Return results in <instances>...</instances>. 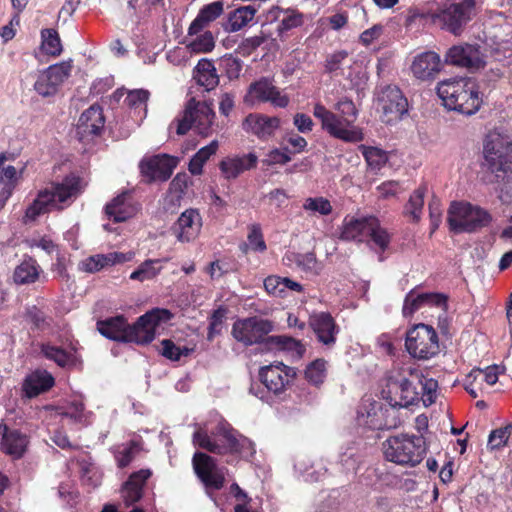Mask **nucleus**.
Wrapping results in <instances>:
<instances>
[{
    "instance_id": "obj_56",
    "label": "nucleus",
    "mask_w": 512,
    "mask_h": 512,
    "mask_svg": "<svg viewBox=\"0 0 512 512\" xmlns=\"http://www.w3.org/2000/svg\"><path fill=\"white\" fill-rule=\"evenodd\" d=\"M348 56L349 52L346 50H336L328 54L324 64L325 70L332 73L341 69Z\"/></svg>"
},
{
    "instance_id": "obj_51",
    "label": "nucleus",
    "mask_w": 512,
    "mask_h": 512,
    "mask_svg": "<svg viewBox=\"0 0 512 512\" xmlns=\"http://www.w3.org/2000/svg\"><path fill=\"white\" fill-rule=\"evenodd\" d=\"M161 347V354L172 361H178L182 356H187L192 352L190 348L176 346L174 342L169 339H164L161 342Z\"/></svg>"
},
{
    "instance_id": "obj_4",
    "label": "nucleus",
    "mask_w": 512,
    "mask_h": 512,
    "mask_svg": "<svg viewBox=\"0 0 512 512\" xmlns=\"http://www.w3.org/2000/svg\"><path fill=\"white\" fill-rule=\"evenodd\" d=\"M437 94L443 105L465 115L475 114L482 105L476 83L469 78H453L441 81Z\"/></svg>"
},
{
    "instance_id": "obj_28",
    "label": "nucleus",
    "mask_w": 512,
    "mask_h": 512,
    "mask_svg": "<svg viewBox=\"0 0 512 512\" xmlns=\"http://www.w3.org/2000/svg\"><path fill=\"white\" fill-rule=\"evenodd\" d=\"M279 126L280 119L278 117H268L261 114H249L243 122V129L260 139L271 137Z\"/></svg>"
},
{
    "instance_id": "obj_10",
    "label": "nucleus",
    "mask_w": 512,
    "mask_h": 512,
    "mask_svg": "<svg viewBox=\"0 0 512 512\" xmlns=\"http://www.w3.org/2000/svg\"><path fill=\"white\" fill-rule=\"evenodd\" d=\"M171 318L172 313L167 309L154 308L146 312L133 325L128 324L126 342L138 345L149 344L155 339L157 328Z\"/></svg>"
},
{
    "instance_id": "obj_2",
    "label": "nucleus",
    "mask_w": 512,
    "mask_h": 512,
    "mask_svg": "<svg viewBox=\"0 0 512 512\" xmlns=\"http://www.w3.org/2000/svg\"><path fill=\"white\" fill-rule=\"evenodd\" d=\"M333 109L335 112L321 103L314 105L313 115L320 121L321 128L330 136L344 142L362 141L364 139L362 129L354 124L358 117L354 102L347 97H342L333 105Z\"/></svg>"
},
{
    "instance_id": "obj_60",
    "label": "nucleus",
    "mask_w": 512,
    "mask_h": 512,
    "mask_svg": "<svg viewBox=\"0 0 512 512\" xmlns=\"http://www.w3.org/2000/svg\"><path fill=\"white\" fill-rule=\"evenodd\" d=\"M422 401L427 407L435 403L437 398L438 382L432 378H425L422 382Z\"/></svg>"
},
{
    "instance_id": "obj_3",
    "label": "nucleus",
    "mask_w": 512,
    "mask_h": 512,
    "mask_svg": "<svg viewBox=\"0 0 512 512\" xmlns=\"http://www.w3.org/2000/svg\"><path fill=\"white\" fill-rule=\"evenodd\" d=\"M82 179L74 173L67 175L60 182H52L50 186L39 191L36 199L27 207L26 222H35L52 210H60L69 206L83 191Z\"/></svg>"
},
{
    "instance_id": "obj_54",
    "label": "nucleus",
    "mask_w": 512,
    "mask_h": 512,
    "mask_svg": "<svg viewBox=\"0 0 512 512\" xmlns=\"http://www.w3.org/2000/svg\"><path fill=\"white\" fill-rule=\"evenodd\" d=\"M303 22V14L296 10H288L284 13L283 18L278 25V31L283 33L293 28H297L301 26Z\"/></svg>"
},
{
    "instance_id": "obj_52",
    "label": "nucleus",
    "mask_w": 512,
    "mask_h": 512,
    "mask_svg": "<svg viewBox=\"0 0 512 512\" xmlns=\"http://www.w3.org/2000/svg\"><path fill=\"white\" fill-rule=\"evenodd\" d=\"M499 367L496 365L489 366L485 369H473L468 374V381L473 379L474 381H485L488 385H494L498 380Z\"/></svg>"
},
{
    "instance_id": "obj_31",
    "label": "nucleus",
    "mask_w": 512,
    "mask_h": 512,
    "mask_svg": "<svg viewBox=\"0 0 512 512\" xmlns=\"http://www.w3.org/2000/svg\"><path fill=\"white\" fill-rule=\"evenodd\" d=\"M224 13L223 1H215L204 5L188 28V35L193 36L204 30Z\"/></svg>"
},
{
    "instance_id": "obj_14",
    "label": "nucleus",
    "mask_w": 512,
    "mask_h": 512,
    "mask_svg": "<svg viewBox=\"0 0 512 512\" xmlns=\"http://www.w3.org/2000/svg\"><path fill=\"white\" fill-rule=\"evenodd\" d=\"M273 328L272 321L253 316L236 320L231 333L236 341L245 346H251L262 342Z\"/></svg>"
},
{
    "instance_id": "obj_62",
    "label": "nucleus",
    "mask_w": 512,
    "mask_h": 512,
    "mask_svg": "<svg viewBox=\"0 0 512 512\" xmlns=\"http://www.w3.org/2000/svg\"><path fill=\"white\" fill-rule=\"evenodd\" d=\"M22 175V170H17L12 165L6 167H0V185H17Z\"/></svg>"
},
{
    "instance_id": "obj_17",
    "label": "nucleus",
    "mask_w": 512,
    "mask_h": 512,
    "mask_svg": "<svg viewBox=\"0 0 512 512\" xmlns=\"http://www.w3.org/2000/svg\"><path fill=\"white\" fill-rule=\"evenodd\" d=\"M245 102L249 104L269 102L274 107L285 108L289 104V97L283 94L271 79L262 77L250 84Z\"/></svg>"
},
{
    "instance_id": "obj_11",
    "label": "nucleus",
    "mask_w": 512,
    "mask_h": 512,
    "mask_svg": "<svg viewBox=\"0 0 512 512\" xmlns=\"http://www.w3.org/2000/svg\"><path fill=\"white\" fill-rule=\"evenodd\" d=\"M405 346L413 358L431 359L439 353L437 332L430 325L417 324L407 332Z\"/></svg>"
},
{
    "instance_id": "obj_32",
    "label": "nucleus",
    "mask_w": 512,
    "mask_h": 512,
    "mask_svg": "<svg viewBox=\"0 0 512 512\" xmlns=\"http://www.w3.org/2000/svg\"><path fill=\"white\" fill-rule=\"evenodd\" d=\"M2 433V450L13 458H20L24 454L28 439L26 435L17 430H9L5 424L0 425Z\"/></svg>"
},
{
    "instance_id": "obj_55",
    "label": "nucleus",
    "mask_w": 512,
    "mask_h": 512,
    "mask_svg": "<svg viewBox=\"0 0 512 512\" xmlns=\"http://www.w3.org/2000/svg\"><path fill=\"white\" fill-rule=\"evenodd\" d=\"M291 160V156L288 150L274 148L266 153L262 159V163L265 166L284 165Z\"/></svg>"
},
{
    "instance_id": "obj_61",
    "label": "nucleus",
    "mask_w": 512,
    "mask_h": 512,
    "mask_svg": "<svg viewBox=\"0 0 512 512\" xmlns=\"http://www.w3.org/2000/svg\"><path fill=\"white\" fill-rule=\"evenodd\" d=\"M509 435V426L493 430L488 438V447L494 450L505 446L508 441Z\"/></svg>"
},
{
    "instance_id": "obj_23",
    "label": "nucleus",
    "mask_w": 512,
    "mask_h": 512,
    "mask_svg": "<svg viewBox=\"0 0 512 512\" xmlns=\"http://www.w3.org/2000/svg\"><path fill=\"white\" fill-rule=\"evenodd\" d=\"M364 234H369L370 241L384 250L390 240V236L383 226H341L340 238L343 240L362 241Z\"/></svg>"
},
{
    "instance_id": "obj_47",
    "label": "nucleus",
    "mask_w": 512,
    "mask_h": 512,
    "mask_svg": "<svg viewBox=\"0 0 512 512\" xmlns=\"http://www.w3.org/2000/svg\"><path fill=\"white\" fill-rule=\"evenodd\" d=\"M160 259L146 260L137 270L131 273L130 279L144 281L154 278L162 269Z\"/></svg>"
},
{
    "instance_id": "obj_9",
    "label": "nucleus",
    "mask_w": 512,
    "mask_h": 512,
    "mask_svg": "<svg viewBox=\"0 0 512 512\" xmlns=\"http://www.w3.org/2000/svg\"><path fill=\"white\" fill-rule=\"evenodd\" d=\"M483 155L492 172H512V141L508 136L496 131L488 133L484 141Z\"/></svg>"
},
{
    "instance_id": "obj_42",
    "label": "nucleus",
    "mask_w": 512,
    "mask_h": 512,
    "mask_svg": "<svg viewBox=\"0 0 512 512\" xmlns=\"http://www.w3.org/2000/svg\"><path fill=\"white\" fill-rule=\"evenodd\" d=\"M187 47L190 53H209L215 47V39L211 31H201L193 36L187 34Z\"/></svg>"
},
{
    "instance_id": "obj_53",
    "label": "nucleus",
    "mask_w": 512,
    "mask_h": 512,
    "mask_svg": "<svg viewBox=\"0 0 512 512\" xmlns=\"http://www.w3.org/2000/svg\"><path fill=\"white\" fill-rule=\"evenodd\" d=\"M240 248L247 253L248 250L263 252L266 250V244L261 231L254 226L249 233L247 242L241 244Z\"/></svg>"
},
{
    "instance_id": "obj_38",
    "label": "nucleus",
    "mask_w": 512,
    "mask_h": 512,
    "mask_svg": "<svg viewBox=\"0 0 512 512\" xmlns=\"http://www.w3.org/2000/svg\"><path fill=\"white\" fill-rule=\"evenodd\" d=\"M41 267L32 257H25L22 262L16 266L13 279L18 285L31 284L39 279Z\"/></svg>"
},
{
    "instance_id": "obj_26",
    "label": "nucleus",
    "mask_w": 512,
    "mask_h": 512,
    "mask_svg": "<svg viewBox=\"0 0 512 512\" xmlns=\"http://www.w3.org/2000/svg\"><path fill=\"white\" fill-rule=\"evenodd\" d=\"M309 325L317 335L319 342L327 346L335 343L338 328L330 314L325 312L312 314L309 318Z\"/></svg>"
},
{
    "instance_id": "obj_64",
    "label": "nucleus",
    "mask_w": 512,
    "mask_h": 512,
    "mask_svg": "<svg viewBox=\"0 0 512 512\" xmlns=\"http://www.w3.org/2000/svg\"><path fill=\"white\" fill-rule=\"evenodd\" d=\"M222 65L230 79L237 78L242 70V61L233 56H225L222 60Z\"/></svg>"
},
{
    "instance_id": "obj_41",
    "label": "nucleus",
    "mask_w": 512,
    "mask_h": 512,
    "mask_svg": "<svg viewBox=\"0 0 512 512\" xmlns=\"http://www.w3.org/2000/svg\"><path fill=\"white\" fill-rule=\"evenodd\" d=\"M267 342L271 346H275L280 350L286 351L290 354L293 359L299 360L305 353V346L294 338L288 336H270Z\"/></svg>"
},
{
    "instance_id": "obj_35",
    "label": "nucleus",
    "mask_w": 512,
    "mask_h": 512,
    "mask_svg": "<svg viewBox=\"0 0 512 512\" xmlns=\"http://www.w3.org/2000/svg\"><path fill=\"white\" fill-rule=\"evenodd\" d=\"M97 329L108 339L126 342L128 323L123 316H115L103 321H98Z\"/></svg>"
},
{
    "instance_id": "obj_30",
    "label": "nucleus",
    "mask_w": 512,
    "mask_h": 512,
    "mask_svg": "<svg viewBox=\"0 0 512 512\" xmlns=\"http://www.w3.org/2000/svg\"><path fill=\"white\" fill-rule=\"evenodd\" d=\"M105 118L100 106L92 105L80 116L77 124V133L82 137L98 135L103 129Z\"/></svg>"
},
{
    "instance_id": "obj_36",
    "label": "nucleus",
    "mask_w": 512,
    "mask_h": 512,
    "mask_svg": "<svg viewBox=\"0 0 512 512\" xmlns=\"http://www.w3.org/2000/svg\"><path fill=\"white\" fill-rule=\"evenodd\" d=\"M257 10L254 5H246L231 11L223 25L224 30L227 32L240 31L254 20Z\"/></svg>"
},
{
    "instance_id": "obj_58",
    "label": "nucleus",
    "mask_w": 512,
    "mask_h": 512,
    "mask_svg": "<svg viewBox=\"0 0 512 512\" xmlns=\"http://www.w3.org/2000/svg\"><path fill=\"white\" fill-rule=\"evenodd\" d=\"M149 97V92L147 90L138 89L129 91L125 102L129 107L140 109L146 112V102Z\"/></svg>"
},
{
    "instance_id": "obj_34",
    "label": "nucleus",
    "mask_w": 512,
    "mask_h": 512,
    "mask_svg": "<svg viewBox=\"0 0 512 512\" xmlns=\"http://www.w3.org/2000/svg\"><path fill=\"white\" fill-rule=\"evenodd\" d=\"M295 473L299 478L308 483L321 481L327 468L320 462H313L308 457H300L294 464Z\"/></svg>"
},
{
    "instance_id": "obj_45",
    "label": "nucleus",
    "mask_w": 512,
    "mask_h": 512,
    "mask_svg": "<svg viewBox=\"0 0 512 512\" xmlns=\"http://www.w3.org/2000/svg\"><path fill=\"white\" fill-rule=\"evenodd\" d=\"M41 49L44 53L51 56H59L62 52V44L59 35L54 29H44L41 31Z\"/></svg>"
},
{
    "instance_id": "obj_24",
    "label": "nucleus",
    "mask_w": 512,
    "mask_h": 512,
    "mask_svg": "<svg viewBox=\"0 0 512 512\" xmlns=\"http://www.w3.org/2000/svg\"><path fill=\"white\" fill-rule=\"evenodd\" d=\"M257 162L258 156L255 153L233 155L224 158L219 163V169L225 179L231 180L237 178L241 173L255 168Z\"/></svg>"
},
{
    "instance_id": "obj_16",
    "label": "nucleus",
    "mask_w": 512,
    "mask_h": 512,
    "mask_svg": "<svg viewBox=\"0 0 512 512\" xmlns=\"http://www.w3.org/2000/svg\"><path fill=\"white\" fill-rule=\"evenodd\" d=\"M491 221L487 210L465 200L451 201L447 210V224H484Z\"/></svg>"
},
{
    "instance_id": "obj_63",
    "label": "nucleus",
    "mask_w": 512,
    "mask_h": 512,
    "mask_svg": "<svg viewBox=\"0 0 512 512\" xmlns=\"http://www.w3.org/2000/svg\"><path fill=\"white\" fill-rule=\"evenodd\" d=\"M231 493H233L239 501V503H237L234 507L235 512H257L251 506L250 502L245 501L247 496L237 484H233L231 486Z\"/></svg>"
},
{
    "instance_id": "obj_12",
    "label": "nucleus",
    "mask_w": 512,
    "mask_h": 512,
    "mask_svg": "<svg viewBox=\"0 0 512 512\" xmlns=\"http://www.w3.org/2000/svg\"><path fill=\"white\" fill-rule=\"evenodd\" d=\"M381 397L388 404V408H405L418 401L416 387L404 376L397 373L389 375L386 384L381 390Z\"/></svg>"
},
{
    "instance_id": "obj_39",
    "label": "nucleus",
    "mask_w": 512,
    "mask_h": 512,
    "mask_svg": "<svg viewBox=\"0 0 512 512\" xmlns=\"http://www.w3.org/2000/svg\"><path fill=\"white\" fill-rule=\"evenodd\" d=\"M194 79L206 91L214 89L219 83V77L214 64L208 59H201L194 70Z\"/></svg>"
},
{
    "instance_id": "obj_6",
    "label": "nucleus",
    "mask_w": 512,
    "mask_h": 512,
    "mask_svg": "<svg viewBox=\"0 0 512 512\" xmlns=\"http://www.w3.org/2000/svg\"><path fill=\"white\" fill-rule=\"evenodd\" d=\"M438 8L428 14L433 24L454 35L460 34L462 27L470 21L474 9V0H463L459 3L439 0Z\"/></svg>"
},
{
    "instance_id": "obj_37",
    "label": "nucleus",
    "mask_w": 512,
    "mask_h": 512,
    "mask_svg": "<svg viewBox=\"0 0 512 512\" xmlns=\"http://www.w3.org/2000/svg\"><path fill=\"white\" fill-rule=\"evenodd\" d=\"M59 414L69 418L73 423L87 426L92 423L93 413L87 411L81 399H74L59 408Z\"/></svg>"
},
{
    "instance_id": "obj_18",
    "label": "nucleus",
    "mask_w": 512,
    "mask_h": 512,
    "mask_svg": "<svg viewBox=\"0 0 512 512\" xmlns=\"http://www.w3.org/2000/svg\"><path fill=\"white\" fill-rule=\"evenodd\" d=\"M192 462L197 477L204 484L208 493L210 490H218L223 486L225 479L223 469L217 466L211 456L196 452Z\"/></svg>"
},
{
    "instance_id": "obj_5",
    "label": "nucleus",
    "mask_w": 512,
    "mask_h": 512,
    "mask_svg": "<svg viewBox=\"0 0 512 512\" xmlns=\"http://www.w3.org/2000/svg\"><path fill=\"white\" fill-rule=\"evenodd\" d=\"M382 446L386 460L403 466L418 465L426 454L425 441L420 436H392Z\"/></svg>"
},
{
    "instance_id": "obj_59",
    "label": "nucleus",
    "mask_w": 512,
    "mask_h": 512,
    "mask_svg": "<svg viewBox=\"0 0 512 512\" xmlns=\"http://www.w3.org/2000/svg\"><path fill=\"white\" fill-rule=\"evenodd\" d=\"M265 290L276 297L286 296L285 278L279 276H269L264 280Z\"/></svg>"
},
{
    "instance_id": "obj_7",
    "label": "nucleus",
    "mask_w": 512,
    "mask_h": 512,
    "mask_svg": "<svg viewBox=\"0 0 512 512\" xmlns=\"http://www.w3.org/2000/svg\"><path fill=\"white\" fill-rule=\"evenodd\" d=\"M356 423L371 430L391 429L400 423L396 411L385 407L379 400L364 397L357 408Z\"/></svg>"
},
{
    "instance_id": "obj_46",
    "label": "nucleus",
    "mask_w": 512,
    "mask_h": 512,
    "mask_svg": "<svg viewBox=\"0 0 512 512\" xmlns=\"http://www.w3.org/2000/svg\"><path fill=\"white\" fill-rule=\"evenodd\" d=\"M341 492L338 489L321 492L316 500V508L314 512H334V509L340 503Z\"/></svg>"
},
{
    "instance_id": "obj_25",
    "label": "nucleus",
    "mask_w": 512,
    "mask_h": 512,
    "mask_svg": "<svg viewBox=\"0 0 512 512\" xmlns=\"http://www.w3.org/2000/svg\"><path fill=\"white\" fill-rule=\"evenodd\" d=\"M410 69L417 79L430 80L440 72L441 59L435 52H423L414 57Z\"/></svg>"
},
{
    "instance_id": "obj_43",
    "label": "nucleus",
    "mask_w": 512,
    "mask_h": 512,
    "mask_svg": "<svg viewBox=\"0 0 512 512\" xmlns=\"http://www.w3.org/2000/svg\"><path fill=\"white\" fill-rule=\"evenodd\" d=\"M218 142L213 140L210 144L202 147L190 160L188 169L193 175H200L203 172V166L208 159L216 153Z\"/></svg>"
},
{
    "instance_id": "obj_49",
    "label": "nucleus",
    "mask_w": 512,
    "mask_h": 512,
    "mask_svg": "<svg viewBox=\"0 0 512 512\" xmlns=\"http://www.w3.org/2000/svg\"><path fill=\"white\" fill-rule=\"evenodd\" d=\"M306 379L314 384H321L326 377V362L323 359H317L310 363L305 370Z\"/></svg>"
},
{
    "instance_id": "obj_1",
    "label": "nucleus",
    "mask_w": 512,
    "mask_h": 512,
    "mask_svg": "<svg viewBox=\"0 0 512 512\" xmlns=\"http://www.w3.org/2000/svg\"><path fill=\"white\" fill-rule=\"evenodd\" d=\"M193 444L218 455L248 459L255 453L254 443L221 419L214 428H199L193 434Z\"/></svg>"
},
{
    "instance_id": "obj_44",
    "label": "nucleus",
    "mask_w": 512,
    "mask_h": 512,
    "mask_svg": "<svg viewBox=\"0 0 512 512\" xmlns=\"http://www.w3.org/2000/svg\"><path fill=\"white\" fill-rule=\"evenodd\" d=\"M426 192L427 187L421 186L410 196L408 204L405 207V214L410 216L411 221H420Z\"/></svg>"
},
{
    "instance_id": "obj_13",
    "label": "nucleus",
    "mask_w": 512,
    "mask_h": 512,
    "mask_svg": "<svg viewBox=\"0 0 512 512\" xmlns=\"http://www.w3.org/2000/svg\"><path fill=\"white\" fill-rule=\"evenodd\" d=\"M377 108L381 121L393 124L400 121L408 112V101L402 91L394 85L384 87L377 98Z\"/></svg>"
},
{
    "instance_id": "obj_57",
    "label": "nucleus",
    "mask_w": 512,
    "mask_h": 512,
    "mask_svg": "<svg viewBox=\"0 0 512 512\" xmlns=\"http://www.w3.org/2000/svg\"><path fill=\"white\" fill-rule=\"evenodd\" d=\"M423 293H416L414 290L410 291L404 300L403 314L404 316H410L415 311L424 307Z\"/></svg>"
},
{
    "instance_id": "obj_19",
    "label": "nucleus",
    "mask_w": 512,
    "mask_h": 512,
    "mask_svg": "<svg viewBox=\"0 0 512 512\" xmlns=\"http://www.w3.org/2000/svg\"><path fill=\"white\" fill-rule=\"evenodd\" d=\"M296 372L293 368L284 365L282 362H276L264 366L259 371L261 382L268 391L278 395L282 393L290 380L293 379Z\"/></svg>"
},
{
    "instance_id": "obj_50",
    "label": "nucleus",
    "mask_w": 512,
    "mask_h": 512,
    "mask_svg": "<svg viewBox=\"0 0 512 512\" xmlns=\"http://www.w3.org/2000/svg\"><path fill=\"white\" fill-rule=\"evenodd\" d=\"M303 208L307 212L328 215L332 212V206L324 197H309L303 203Z\"/></svg>"
},
{
    "instance_id": "obj_8",
    "label": "nucleus",
    "mask_w": 512,
    "mask_h": 512,
    "mask_svg": "<svg viewBox=\"0 0 512 512\" xmlns=\"http://www.w3.org/2000/svg\"><path fill=\"white\" fill-rule=\"evenodd\" d=\"M214 116L211 105L191 99L183 114L171 123L170 128L175 127L178 135H184L194 128L198 134L208 136L211 133Z\"/></svg>"
},
{
    "instance_id": "obj_22",
    "label": "nucleus",
    "mask_w": 512,
    "mask_h": 512,
    "mask_svg": "<svg viewBox=\"0 0 512 512\" xmlns=\"http://www.w3.org/2000/svg\"><path fill=\"white\" fill-rule=\"evenodd\" d=\"M139 211L138 203L128 191L117 195L105 206V213L109 221L125 222Z\"/></svg>"
},
{
    "instance_id": "obj_21",
    "label": "nucleus",
    "mask_w": 512,
    "mask_h": 512,
    "mask_svg": "<svg viewBox=\"0 0 512 512\" xmlns=\"http://www.w3.org/2000/svg\"><path fill=\"white\" fill-rule=\"evenodd\" d=\"M177 158L163 154L144 159L140 163L141 173L149 180L166 181L176 168Z\"/></svg>"
},
{
    "instance_id": "obj_40",
    "label": "nucleus",
    "mask_w": 512,
    "mask_h": 512,
    "mask_svg": "<svg viewBox=\"0 0 512 512\" xmlns=\"http://www.w3.org/2000/svg\"><path fill=\"white\" fill-rule=\"evenodd\" d=\"M41 353L46 359L55 362L63 368L72 366L76 362V355L73 349L66 350L49 342L41 345Z\"/></svg>"
},
{
    "instance_id": "obj_48",
    "label": "nucleus",
    "mask_w": 512,
    "mask_h": 512,
    "mask_svg": "<svg viewBox=\"0 0 512 512\" xmlns=\"http://www.w3.org/2000/svg\"><path fill=\"white\" fill-rule=\"evenodd\" d=\"M368 166L374 170L380 169L387 161L386 153L376 147L359 146Z\"/></svg>"
},
{
    "instance_id": "obj_29",
    "label": "nucleus",
    "mask_w": 512,
    "mask_h": 512,
    "mask_svg": "<svg viewBox=\"0 0 512 512\" xmlns=\"http://www.w3.org/2000/svg\"><path fill=\"white\" fill-rule=\"evenodd\" d=\"M132 253L111 252L92 255L79 263V269L87 273H96L105 267L130 261Z\"/></svg>"
},
{
    "instance_id": "obj_33",
    "label": "nucleus",
    "mask_w": 512,
    "mask_h": 512,
    "mask_svg": "<svg viewBox=\"0 0 512 512\" xmlns=\"http://www.w3.org/2000/svg\"><path fill=\"white\" fill-rule=\"evenodd\" d=\"M150 476V470L142 469L133 473L125 482L122 497L127 506L134 504L142 497L143 487Z\"/></svg>"
},
{
    "instance_id": "obj_20",
    "label": "nucleus",
    "mask_w": 512,
    "mask_h": 512,
    "mask_svg": "<svg viewBox=\"0 0 512 512\" xmlns=\"http://www.w3.org/2000/svg\"><path fill=\"white\" fill-rule=\"evenodd\" d=\"M445 60L447 63L470 70H478L485 65V58L480 50L468 44L451 47L445 56Z\"/></svg>"
},
{
    "instance_id": "obj_27",
    "label": "nucleus",
    "mask_w": 512,
    "mask_h": 512,
    "mask_svg": "<svg viewBox=\"0 0 512 512\" xmlns=\"http://www.w3.org/2000/svg\"><path fill=\"white\" fill-rule=\"evenodd\" d=\"M55 380L46 370L36 369L29 373L22 383V394L27 398H34L48 391L54 386Z\"/></svg>"
},
{
    "instance_id": "obj_15",
    "label": "nucleus",
    "mask_w": 512,
    "mask_h": 512,
    "mask_svg": "<svg viewBox=\"0 0 512 512\" xmlns=\"http://www.w3.org/2000/svg\"><path fill=\"white\" fill-rule=\"evenodd\" d=\"M70 61L60 62L41 71L34 84L35 91L42 97L54 96L70 76Z\"/></svg>"
}]
</instances>
